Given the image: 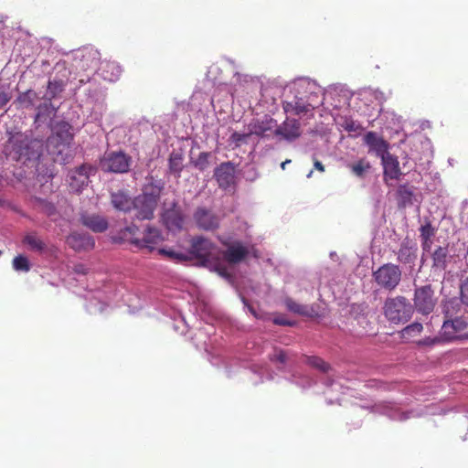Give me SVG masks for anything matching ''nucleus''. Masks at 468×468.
Segmentation results:
<instances>
[{
	"label": "nucleus",
	"instance_id": "nucleus-40",
	"mask_svg": "<svg viewBox=\"0 0 468 468\" xmlns=\"http://www.w3.org/2000/svg\"><path fill=\"white\" fill-rule=\"evenodd\" d=\"M209 154L206 152H202L198 154L197 160L195 161V166L199 170L204 171L208 167L209 165Z\"/></svg>",
	"mask_w": 468,
	"mask_h": 468
},
{
	"label": "nucleus",
	"instance_id": "nucleus-55",
	"mask_svg": "<svg viewBox=\"0 0 468 468\" xmlns=\"http://www.w3.org/2000/svg\"><path fill=\"white\" fill-rule=\"evenodd\" d=\"M290 163H291V160H290V159H286L284 162H282V163L281 164V167H282V169H283V170H284V169H285L286 165H287V164H290Z\"/></svg>",
	"mask_w": 468,
	"mask_h": 468
},
{
	"label": "nucleus",
	"instance_id": "nucleus-32",
	"mask_svg": "<svg viewBox=\"0 0 468 468\" xmlns=\"http://www.w3.org/2000/svg\"><path fill=\"white\" fill-rule=\"evenodd\" d=\"M304 361L307 365L320 370L321 372H327L329 369H330V366L329 364H327L324 360H323L321 357L319 356H304Z\"/></svg>",
	"mask_w": 468,
	"mask_h": 468
},
{
	"label": "nucleus",
	"instance_id": "nucleus-50",
	"mask_svg": "<svg viewBox=\"0 0 468 468\" xmlns=\"http://www.w3.org/2000/svg\"><path fill=\"white\" fill-rule=\"evenodd\" d=\"M411 416H414L413 415V411H403V412H399V416H398V420H406L408 419H410Z\"/></svg>",
	"mask_w": 468,
	"mask_h": 468
},
{
	"label": "nucleus",
	"instance_id": "nucleus-11",
	"mask_svg": "<svg viewBox=\"0 0 468 468\" xmlns=\"http://www.w3.org/2000/svg\"><path fill=\"white\" fill-rule=\"evenodd\" d=\"M193 218L197 226L203 230H215L219 227V217L206 207H197Z\"/></svg>",
	"mask_w": 468,
	"mask_h": 468
},
{
	"label": "nucleus",
	"instance_id": "nucleus-26",
	"mask_svg": "<svg viewBox=\"0 0 468 468\" xmlns=\"http://www.w3.org/2000/svg\"><path fill=\"white\" fill-rule=\"evenodd\" d=\"M398 204L399 207H406L412 204L413 191L407 185H400L397 189Z\"/></svg>",
	"mask_w": 468,
	"mask_h": 468
},
{
	"label": "nucleus",
	"instance_id": "nucleus-35",
	"mask_svg": "<svg viewBox=\"0 0 468 468\" xmlns=\"http://www.w3.org/2000/svg\"><path fill=\"white\" fill-rule=\"evenodd\" d=\"M157 251V253L163 257H165L169 260H172V261H187L188 260V257L186 255H185L184 253H181V252H176L171 249H159L157 248V250H155Z\"/></svg>",
	"mask_w": 468,
	"mask_h": 468
},
{
	"label": "nucleus",
	"instance_id": "nucleus-38",
	"mask_svg": "<svg viewBox=\"0 0 468 468\" xmlns=\"http://www.w3.org/2000/svg\"><path fill=\"white\" fill-rule=\"evenodd\" d=\"M436 234V229L431 225L430 220H426L420 228V238L432 239Z\"/></svg>",
	"mask_w": 468,
	"mask_h": 468
},
{
	"label": "nucleus",
	"instance_id": "nucleus-30",
	"mask_svg": "<svg viewBox=\"0 0 468 468\" xmlns=\"http://www.w3.org/2000/svg\"><path fill=\"white\" fill-rule=\"evenodd\" d=\"M103 78L109 81H115L121 75V68L115 62H105L103 64Z\"/></svg>",
	"mask_w": 468,
	"mask_h": 468
},
{
	"label": "nucleus",
	"instance_id": "nucleus-17",
	"mask_svg": "<svg viewBox=\"0 0 468 468\" xmlns=\"http://www.w3.org/2000/svg\"><path fill=\"white\" fill-rule=\"evenodd\" d=\"M162 220L166 229L170 231H179L183 228L184 217L181 210L173 206L162 214Z\"/></svg>",
	"mask_w": 468,
	"mask_h": 468
},
{
	"label": "nucleus",
	"instance_id": "nucleus-22",
	"mask_svg": "<svg viewBox=\"0 0 468 468\" xmlns=\"http://www.w3.org/2000/svg\"><path fill=\"white\" fill-rule=\"evenodd\" d=\"M287 140H295L301 135L300 122L295 119H286L275 132Z\"/></svg>",
	"mask_w": 468,
	"mask_h": 468
},
{
	"label": "nucleus",
	"instance_id": "nucleus-57",
	"mask_svg": "<svg viewBox=\"0 0 468 468\" xmlns=\"http://www.w3.org/2000/svg\"><path fill=\"white\" fill-rule=\"evenodd\" d=\"M0 255H2V251L0 250Z\"/></svg>",
	"mask_w": 468,
	"mask_h": 468
},
{
	"label": "nucleus",
	"instance_id": "nucleus-37",
	"mask_svg": "<svg viewBox=\"0 0 468 468\" xmlns=\"http://www.w3.org/2000/svg\"><path fill=\"white\" fill-rule=\"evenodd\" d=\"M24 242L27 243L31 250L42 251L45 249V243L35 234H28L25 237Z\"/></svg>",
	"mask_w": 468,
	"mask_h": 468
},
{
	"label": "nucleus",
	"instance_id": "nucleus-44",
	"mask_svg": "<svg viewBox=\"0 0 468 468\" xmlns=\"http://www.w3.org/2000/svg\"><path fill=\"white\" fill-rule=\"evenodd\" d=\"M441 342H444L442 340V337H441V331L440 332V335L439 336H436V337H433V338L427 337V338L421 340L420 342V344L423 345V346H432V345H435V344H438V343H441Z\"/></svg>",
	"mask_w": 468,
	"mask_h": 468
},
{
	"label": "nucleus",
	"instance_id": "nucleus-23",
	"mask_svg": "<svg viewBox=\"0 0 468 468\" xmlns=\"http://www.w3.org/2000/svg\"><path fill=\"white\" fill-rule=\"evenodd\" d=\"M111 202L115 209L127 212L132 208L133 199L124 191H118L112 193Z\"/></svg>",
	"mask_w": 468,
	"mask_h": 468
},
{
	"label": "nucleus",
	"instance_id": "nucleus-16",
	"mask_svg": "<svg viewBox=\"0 0 468 468\" xmlns=\"http://www.w3.org/2000/svg\"><path fill=\"white\" fill-rule=\"evenodd\" d=\"M431 269L434 271H444L452 258L449 252L448 245L438 246L431 253Z\"/></svg>",
	"mask_w": 468,
	"mask_h": 468
},
{
	"label": "nucleus",
	"instance_id": "nucleus-41",
	"mask_svg": "<svg viewBox=\"0 0 468 468\" xmlns=\"http://www.w3.org/2000/svg\"><path fill=\"white\" fill-rule=\"evenodd\" d=\"M312 110H314V107L311 104L304 103L302 99H297L294 101V114L295 115L308 112Z\"/></svg>",
	"mask_w": 468,
	"mask_h": 468
},
{
	"label": "nucleus",
	"instance_id": "nucleus-39",
	"mask_svg": "<svg viewBox=\"0 0 468 468\" xmlns=\"http://www.w3.org/2000/svg\"><path fill=\"white\" fill-rule=\"evenodd\" d=\"M11 98L9 84L0 83V109L6 105Z\"/></svg>",
	"mask_w": 468,
	"mask_h": 468
},
{
	"label": "nucleus",
	"instance_id": "nucleus-43",
	"mask_svg": "<svg viewBox=\"0 0 468 468\" xmlns=\"http://www.w3.org/2000/svg\"><path fill=\"white\" fill-rule=\"evenodd\" d=\"M461 299L464 304L468 305V278L461 286Z\"/></svg>",
	"mask_w": 468,
	"mask_h": 468
},
{
	"label": "nucleus",
	"instance_id": "nucleus-27",
	"mask_svg": "<svg viewBox=\"0 0 468 468\" xmlns=\"http://www.w3.org/2000/svg\"><path fill=\"white\" fill-rule=\"evenodd\" d=\"M37 100V94L33 90H27L25 92L20 93L16 99L15 103L18 104L21 108H29L34 105Z\"/></svg>",
	"mask_w": 468,
	"mask_h": 468
},
{
	"label": "nucleus",
	"instance_id": "nucleus-45",
	"mask_svg": "<svg viewBox=\"0 0 468 468\" xmlns=\"http://www.w3.org/2000/svg\"><path fill=\"white\" fill-rule=\"evenodd\" d=\"M73 271L77 274L86 275L89 271V268L83 263H78L74 265Z\"/></svg>",
	"mask_w": 468,
	"mask_h": 468
},
{
	"label": "nucleus",
	"instance_id": "nucleus-9",
	"mask_svg": "<svg viewBox=\"0 0 468 468\" xmlns=\"http://www.w3.org/2000/svg\"><path fill=\"white\" fill-rule=\"evenodd\" d=\"M130 165L131 157L122 152L105 153L100 161L101 170L112 173H126Z\"/></svg>",
	"mask_w": 468,
	"mask_h": 468
},
{
	"label": "nucleus",
	"instance_id": "nucleus-6",
	"mask_svg": "<svg viewBox=\"0 0 468 468\" xmlns=\"http://www.w3.org/2000/svg\"><path fill=\"white\" fill-rule=\"evenodd\" d=\"M401 271L396 264L386 263L373 271L376 283L382 289L393 291L401 281Z\"/></svg>",
	"mask_w": 468,
	"mask_h": 468
},
{
	"label": "nucleus",
	"instance_id": "nucleus-36",
	"mask_svg": "<svg viewBox=\"0 0 468 468\" xmlns=\"http://www.w3.org/2000/svg\"><path fill=\"white\" fill-rule=\"evenodd\" d=\"M12 265L16 271L27 272L31 268L28 259L24 255L15 257Z\"/></svg>",
	"mask_w": 468,
	"mask_h": 468
},
{
	"label": "nucleus",
	"instance_id": "nucleus-56",
	"mask_svg": "<svg viewBox=\"0 0 468 468\" xmlns=\"http://www.w3.org/2000/svg\"><path fill=\"white\" fill-rule=\"evenodd\" d=\"M312 174H313V171H310L309 174L307 175V177H311Z\"/></svg>",
	"mask_w": 468,
	"mask_h": 468
},
{
	"label": "nucleus",
	"instance_id": "nucleus-28",
	"mask_svg": "<svg viewBox=\"0 0 468 468\" xmlns=\"http://www.w3.org/2000/svg\"><path fill=\"white\" fill-rule=\"evenodd\" d=\"M183 160V155L179 153L175 152L171 153L168 159L169 171L177 177L180 176V173L184 168Z\"/></svg>",
	"mask_w": 468,
	"mask_h": 468
},
{
	"label": "nucleus",
	"instance_id": "nucleus-10",
	"mask_svg": "<svg viewBox=\"0 0 468 468\" xmlns=\"http://www.w3.org/2000/svg\"><path fill=\"white\" fill-rule=\"evenodd\" d=\"M413 301L414 306L419 313L423 314H431L437 303L431 285L428 284L416 288Z\"/></svg>",
	"mask_w": 468,
	"mask_h": 468
},
{
	"label": "nucleus",
	"instance_id": "nucleus-4",
	"mask_svg": "<svg viewBox=\"0 0 468 468\" xmlns=\"http://www.w3.org/2000/svg\"><path fill=\"white\" fill-rule=\"evenodd\" d=\"M161 189L156 186H147L142 195L133 199V208L138 220L151 219L160 198Z\"/></svg>",
	"mask_w": 468,
	"mask_h": 468
},
{
	"label": "nucleus",
	"instance_id": "nucleus-18",
	"mask_svg": "<svg viewBox=\"0 0 468 468\" xmlns=\"http://www.w3.org/2000/svg\"><path fill=\"white\" fill-rule=\"evenodd\" d=\"M364 142L369 147V152L375 153L380 158L388 154V144L375 132L367 133Z\"/></svg>",
	"mask_w": 468,
	"mask_h": 468
},
{
	"label": "nucleus",
	"instance_id": "nucleus-48",
	"mask_svg": "<svg viewBox=\"0 0 468 468\" xmlns=\"http://www.w3.org/2000/svg\"><path fill=\"white\" fill-rule=\"evenodd\" d=\"M283 110L287 113L294 114V101L283 102Z\"/></svg>",
	"mask_w": 468,
	"mask_h": 468
},
{
	"label": "nucleus",
	"instance_id": "nucleus-15",
	"mask_svg": "<svg viewBox=\"0 0 468 468\" xmlns=\"http://www.w3.org/2000/svg\"><path fill=\"white\" fill-rule=\"evenodd\" d=\"M214 176L219 186L223 189H227L234 183L235 167L231 162H224L220 164L214 172Z\"/></svg>",
	"mask_w": 468,
	"mask_h": 468
},
{
	"label": "nucleus",
	"instance_id": "nucleus-47",
	"mask_svg": "<svg viewBox=\"0 0 468 468\" xmlns=\"http://www.w3.org/2000/svg\"><path fill=\"white\" fill-rule=\"evenodd\" d=\"M421 248L424 252H430L432 246V239H420Z\"/></svg>",
	"mask_w": 468,
	"mask_h": 468
},
{
	"label": "nucleus",
	"instance_id": "nucleus-21",
	"mask_svg": "<svg viewBox=\"0 0 468 468\" xmlns=\"http://www.w3.org/2000/svg\"><path fill=\"white\" fill-rule=\"evenodd\" d=\"M381 161L384 168V177L395 180L399 179L402 173L398 158L388 153L381 158Z\"/></svg>",
	"mask_w": 468,
	"mask_h": 468
},
{
	"label": "nucleus",
	"instance_id": "nucleus-25",
	"mask_svg": "<svg viewBox=\"0 0 468 468\" xmlns=\"http://www.w3.org/2000/svg\"><path fill=\"white\" fill-rule=\"evenodd\" d=\"M94 171L92 166L82 165L77 167L74 171L71 172L70 176V186H75L74 181L77 179V176L81 177V185H88L90 175Z\"/></svg>",
	"mask_w": 468,
	"mask_h": 468
},
{
	"label": "nucleus",
	"instance_id": "nucleus-31",
	"mask_svg": "<svg viewBox=\"0 0 468 468\" xmlns=\"http://www.w3.org/2000/svg\"><path fill=\"white\" fill-rule=\"evenodd\" d=\"M352 173L357 177H364L366 172L370 169L369 162L360 159L357 162L348 165Z\"/></svg>",
	"mask_w": 468,
	"mask_h": 468
},
{
	"label": "nucleus",
	"instance_id": "nucleus-8",
	"mask_svg": "<svg viewBox=\"0 0 468 468\" xmlns=\"http://www.w3.org/2000/svg\"><path fill=\"white\" fill-rule=\"evenodd\" d=\"M217 247L204 237H195L191 240L190 254L207 265L216 259Z\"/></svg>",
	"mask_w": 468,
	"mask_h": 468
},
{
	"label": "nucleus",
	"instance_id": "nucleus-46",
	"mask_svg": "<svg viewBox=\"0 0 468 468\" xmlns=\"http://www.w3.org/2000/svg\"><path fill=\"white\" fill-rule=\"evenodd\" d=\"M344 128L348 132H356L358 125L352 120H346Z\"/></svg>",
	"mask_w": 468,
	"mask_h": 468
},
{
	"label": "nucleus",
	"instance_id": "nucleus-51",
	"mask_svg": "<svg viewBox=\"0 0 468 468\" xmlns=\"http://www.w3.org/2000/svg\"><path fill=\"white\" fill-rule=\"evenodd\" d=\"M273 323L278 325H292V324L282 317H277L273 320Z\"/></svg>",
	"mask_w": 468,
	"mask_h": 468
},
{
	"label": "nucleus",
	"instance_id": "nucleus-14",
	"mask_svg": "<svg viewBox=\"0 0 468 468\" xmlns=\"http://www.w3.org/2000/svg\"><path fill=\"white\" fill-rule=\"evenodd\" d=\"M222 244L227 247V250L223 252V257L230 264L239 263L249 254L248 249L240 241L232 243L222 241Z\"/></svg>",
	"mask_w": 468,
	"mask_h": 468
},
{
	"label": "nucleus",
	"instance_id": "nucleus-3",
	"mask_svg": "<svg viewBox=\"0 0 468 468\" xmlns=\"http://www.w3.org/2000/svg\"><path fill=\"white\" fill-rule=\"evenodd\" d=\"M454 303V301H449L444 305V313L447 319L443 322L441 331L442 340L445 342L468 338V316L463 314L452 319L450 307L453 308Z\"/></svg>",
	"mask_w": 468,
	"mask_h": 468
},
{
	"label": "nucleus",
	"instance_id": "nucleus-7",
	"mask_svg": "<svg viewBox=\"0 0 468 468\" xmlns=\"http://www.w3.org/2000/svg\"><path fill=\"white\" fill-rule=\"evenodd\" d=\"M31 141L22 133L12 134L5 145V153L13 160L18 161L22 157L29 158Z\"/></svg>",
	"mask_w": 468,
	"mask_h": 468
},
{
	"label": "nucleus",
	"instance_id": "nucleus-29",
	"mask_svg": "<svg viewBox=\"0 0 468 468\" xmlns=\"http://www.w3.org/2000/svg\"><path fill=\"white\" fill-rule=\"evenodd\" d=\"M423 330L422 324L414 322L406 327H404L400 332V337L406 341H410L414 337L420 335Z\"/></svg>",
	"mask_w": 468,
	"mask_h": 468
},
{
	"label": "nucleus",
	"instance_id": "nucleus-54",
	"mask_svg": "<svg viewBox=\"0 0 468 468\" xmlns=\"http://www.w3.org/2000/svg\"><path fill=\"white\" fill-rule=\"evenodd\" d=\"M75 186H71L72 188L76 190H80L81 187H83L85 185H81V177H79L77 176V179L74 181Z\"/></svg>",
	"mask_w": 468,
	"mask_h": 468
},
{
	"label": "nucleus",
	"instance_id": "nucleus-52",
	"mask_svg": "<svg viewBox=\"0 0 468 468\" xmlns=\"http://www.w3.org/2000/svg\"><path fill=\"white\" fill-rule=\"evenodd\" d=\"M314 166L319 172H324V166L319 160L314 159Z\"/></svg>",
	"mask_w": 468,
	"mask_h": 468
},
{
	"label": "nucleus",
	"instance_id": "nucleus-20",
	"mask_svg": "<svg viewBox=\"0 0 468 468\" xmlns=\"http://www.w3.org/2000/svg\"><path fill=\"white\" fill-rule=\"evenodd\" d=\"M80 221L83 226L98 233L105 231L109 226L108 220L98 214L84 213L80 216Z\"/></svg>",
	"mask_w": 468,
	"mask_h": 468
},
{
	"label": "nucleus",
	"instance_id": "nucleus-2",
	"mask_svg": "<svg viewBox=\"0 0 468 468\" xmlns=\"http://www.w3.org/2000/svg\"><path fill=\"white\" fill-rule=\"evenodd\" d=\"M414 308L410 301L401 295L388 297L383 305L387 320L394 324H405L410 320Z\"/></svg>",
	"mask_w": 468,
	"mask_h": 468
},
{
	"label": "nucleus",
	"instance_id": "nucleus-34",
	"mask_svg": "<svg viewBox=\"0 0 468 468\" xmlns=\"http://www.w3.org/2000/svg\"><path fill=\"white\" fill-rule=\"evenodd\" d=\"M285 305L287 309L294 314L301 315H310L309 308L306 305L300 304L291 298L285 300Z\"/></svg>",
	"mask_w": 468,
	"mask_h": 468
},
{
	"label": "nucleus",
	"instance_id": "nucleus-5",
	"mask_svg": "<svg viewBox=\"0 0 468 468\" xmlns=\"http://www.w3.org/2000/svg\"><path fill=\"white\" fill-rule=\"evenodd\" d=\"M50 127L52 134L48 139L47 146L51 154H59L70 144L73 139V134L70 132L71 125L67 122L61 121Z\"/></svg>",
	"mask_w": 468,
	"mask_h": 468
},
{
	"label": "nucleus",
	"instance_id": "nucleus-42",
	"mask_svg": "<svg viewBox=\"0 0 468 468\" xmlns=\"http://www.w3.org/2000/svg\"><path fill=\"white\" fill-rule=\"evenodd\" d=\"M270 359L272 362H279L284 365L287 362L286 352L282 349H275L273 354L270 355Z\"/></svg>",
	"mask_w": 468,
	"mask_h": 468
},
{
	"label": "nucleus",
	"instance_id": "nucleus-1",
	"mask_svg": "<svg viewBox=\"0 0 468 468\" xmlns=\"http://www.w3.org/2000/svg\"><path fill=\"white\" fill-rule=\"evenodd\" d=\"M139 230L135 225H131L122 229L118 236L113 237L114 242L122 243L128 241L141 250L147 253L155 251L158 246L165 240L161 230L154 226L148 225L144 230L142 239L136 237Z\"/></svg>",
	"mask_w": 468,
	"mask_h": 468
},
{
	"label": "nucleus",
	"instance_id": "nucleus-12",
	"mask_svg": "<svg viewBox=\"0 0 468 468\" xmlns=\"http://www.w3.org/2000/svg\"><path fill=\"white\" fill-rule=\"evenodd\" d=\"M75 60L81 70L95 72L100 65V53L93 48H83Z\"/></svg>",
	"mask_w": 468,
	"mask_h": 468
},
{
	"label": "nucleus",
	"instance_id": "nucleus-33",
	"mask_svg": "<svg viewBox=\"0 0 468 468\" xmlns=\"http://www.w3.org/2000/svg\"><path fill=\"white\" fill-rule=\"evenodd\" d=\"M64 82L62 80H49L48 83V91H47V98L48 101H51L53 98H55L58 94L63 91L64 90Z\"/></svg>",
	"mask_w": 468,
	"mask_h": 468
},
{
	"label": "nucleus",
	"instance_id": "nucleus-53",
	"mask_svg": "<svg viewBox=\"0 0 468 468\" xmlns=\"http://www.w3.org/2000/svg\"><path fill=\"white\" fill-rule=\"evenodd\" d=\"M243 303L248 305V308H249V311L250 312V314L255 317V318H261V316L259 315V314L257 313V311L254 309V307L249 305L246 302L245 299H243Z\"/></svg>",
	"mask_w": 468,
	"mask_h": 468
},
{
	"label": "nucleus",
	"instance_id": "nucleus-13",
	"mask_svg": "<svg viewBox=\"0 0 468 468\" xmlns=\"http://www.w3.org/2000/svg\"><path fill=\"white\" fill-rule=\"evenodd\" d=\"M397 259L400 263L414 265L418 257V246L413 240L406 238L401 242L398 251Z\"/></svg>",
	"mask_w": 468,
	"mask_h": 468
},
{
	"label": "nucleus",
	"instance_id": "nucleus-24",
	"mask_svg": "<svg viewBox=\"0 0 468 468\" xmlns=\"http://www.w3.org/2000/svg\"><path fill=\"white\" fill-rule=\"evenodd\" d=\"M57 109L52 105L50 101L39 104L37 108V114L35 118L36 123L46 122L48 120L51 122L53 116H55ZM51 126V122L49 123Z\"/></svg>",
	"mask_w": 468,
	"mask_h": 468
},
{
	"label": "nucleus",
	"instance_id": "nucleus-49",
	"mask_svg": "<svg viewBox=\"0 0 468 468\" xmlns=\"http://www.w3.org/2000/svg\"><path fill=\"white\" fill-rule=\"evenodd\" d=\"M247 136H248L247 134H241V133L235 132L232 133L231 139L235 143L239 144L240 142H243Z\"/></svg>",
	"mask_w": 468,
	"mask_h": 468
},
{
	"label": "nucleus",
	"instance_id": "nucleus-19",
	"mask_svg": "<svg viewBox=\"0 0 468 468\" xmlns=\"http://www.w3.org/2000/svg\"><path fill=\"white\" fill-rule=\"evenodd\" d=\"M67 243L74 250H88L94 247L95 242L91 236L81 233H71L67 238Z\"/></svg>",
	"mask_w": 468,
	"mask_h": 468
}]
</instances>
